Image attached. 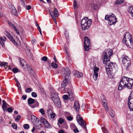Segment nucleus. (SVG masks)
<instances>
[{
	"mask_svg": "<svg viewBox=\"0 0 133 133\" xmlns=\"http://www.w3.org/2000/svg\"><path fill=\"white\" fill-rule=\"evenodd\" d=\"M113 54L112 50H111L105 51L103 54V62L106 64L105 69L108 74L111 75L116 72L115 69L117 68L116 64L115 63L110 61V57Z\"/></svg>",
	"mask_w": 133,
	"mask_h": 133,
	"instance_id": "1",
	"label": "nucleus"
},
{
	"mask_svg": "<svg viewBox=\"0 0 133 133\" xmlns=\"http://www.w3.org/2000/svg\"><path fill=\"white\" fill-rule=\"evenodd\" d=\"M133 84V79L124 76L122 77L119 83L118 89L119 90H121L123 88H126L131 89L132 88Z\"/></svg>",
	"mask_w": 133,
	"mask_h": 133,
	"instance_id": "2",
	"label": "nucleus"
},
{
	"mask_svg": "<svg viewBox=\"0 0 133 133\" xmlns=\"http://www.w3.org/2000/svg\"><path fill=\"white\" fill-rule=\"evenodd\" d=\"M70 73L71 72L69 69L67 67L62 69L61 72V74L64 76L65 77V79L68 80L69 79L71 81V77L70 76Z\"/></svg>",
	"mask_w": 133,
	"mask_h": 133,
	"instance_id": "3",
	"label": "nucleus"
},
{
	"mask_svg": "<svg viewBox=\"0 0 133 133\" xmlns=\"http://www.w3.org/2000/svg\"><path fill=\"white\" fill-rule=\"evenodd\" d=\"M84 44L85 50L88 51L91 48V43L90 40L87 37H84Z\"/></svg>",
	"mask_w": 133,
	"mask_h": 133,
	"instance_id": "4",
	"label": "nucleus"
},
{
	"mask_svg": "<svg viewBox=\"0 0 133 133\" xmlns=\"http://www.w3.org/2000/svg\"><path fill=\"white\" fill-rule=\"evenodd\" d=\"M122 62L123 65L127 69L131 64V60L127 56H125L123 58Z\"/></svg>",
	"mask_w": 133,
	"mask_h": 133,
	"instance_id": "5",
	"label": "nucleus"
},
{
	"mask_svg": "<svg viewBox=\"0 0 133 133\" xmlns=\"http://www.w3.org/2000/svg\"><path fill=\"white\" fill-rule=\"evenodd\" d=\"M128 105L130 111L133 110V91L128 98Z\"/></svg>",
	"mask_w": 133,
	"mask_h": 133,
	"instance_id": "6",
	"label": "nucleus"
},
{
	"mask_svg": "<svg viewBox=\"0 0 133 133\" xmlns=\"http://www.w3.org/2000/svg\"><path fill=\"white\" fill-rule=\"evenodd\" d=\"M5 35L15 45H18V44L16 43L14 38L7 31H5L4 32Z\"/></svg>",
	"mask_w": 133,
	"mask_h": 133,
	"instance_id": "7",
	"label": "nucleus"
},
{
	"mask_svg": "<svg viewBox=\"0 0 133 133\" xmlns=\"http://www.w3.org/2000/svg\"><path fill=\"white\" fill-rule=\"evenodd\" d=\"M5 35L15 45H18V44L16 43L14 38L7 31H5L4 32Z\"/></svg>",
	"mask_w": 133,
	"mask_h": 133,
	"instance_id": "8",
	"label": "nucleus"
},
{
	"mask_svg": "<svg viewBox=\"0 0 133 133\" xmlns=\"http://www.w3.org/2000/svg\"><path fill=\"white\" fill-rule=\"evenodd\" d=\"M5 35L15 45H18V44L16 43L14 38L7 31H5L4 32Z\"/></svg>",
	"mask_w": 133,
	"mask_h": 133,
	"instance_id": "9",
	"label": "nucleus"
},
{
	"mask_svg": "<svg viewBox=\"0 0 133 133\" xmlns=\"http://www.w3.org/2000/svg\"><path fill=\"white\" fill-rule=\"evenodd\" d=\"M65 90L66 91V93H67L69 95V98L71 99V100H73V97L74 96V95L72 92V91L68 88L64 89L63 90L64 91Z\"/></svg>",
	"mask_w": 133,
	"mask_h": 133,
	"instance_id": "10",
	"label": "nucleus"
},
{
	"mask_svg": "<svg viewBox=\"0 0 133 133\" xmlns=\"http://www.w3.org/2000/svg\"><path fill=\"white\" fill-rule=\"evenodd\" d=\"M99 68L96 67H94L93 68V71H94V75L93 76V78L95 80H96L98 76V72Z\"/></svg>",
	"mask_w": 133,
	"mask_h": 133,
	"instance_id": "11",
	"label": "nucleus"
},
{
	"mask_svg": "<svg viewBox=\"0 0 133 133\" xmlns=\"http://www.w3.org/2000/svg\"><path fill=\"white\" fill-rule=\"evenodd\" d=\"M33 117L35 119H36L37 120V121L38 123V124H34V125L35 126V128L38 129H40V128H41L42 126H41V124L40 123H39V119L38 118L36 117H35L34 116H33L32 117H31V119L32 118V117Z\"/></svg>",
	"mask_w": 133,
	"mask_h": 133,
	"instance_id": "12",
	"label": "nucleus"
},
{
	"mask_svg": "<svg viewBox=\"0 0 133 133\" xmlns=\"http://www.w3.org/2000/svg\"><path fill=\"white\" fill-rule=\"evenodd\" d=\"M70 80L65 79L61 84V87L62 88H65L68 84L70 83Z\"/></svg>",
	"mask_w": 133,
	"mask_h": 133,
	"instance_id": "13",
	"label": "nucleus"
},
{
	"mask_svg": "<svg viewBox=\"0 0 133 133\" xmlns=\"http://www.w3.org/2000/svg\"><path fill=\"white\" fill-rule=\"evenodd\" d=\"M55 105L58 108H59L61 106V103L59 98L55 99L53 101Z\"/></svg>",
	"mask_w": 133,
	"mask_h": 133,
	"instance_id": "14",
	"label": "nucleus"
},
{
	"mask_svg": "<svg viewBox=\"0 0 133 133\" xmlns=\"http://www.w3.org/2000/svg\"><path fill=\"white\" fill-rule=\"evenodd\" d=\"M51 96L53 101L59 98L58 95L56 93V91L54 89H53V91L51 92Z\"/></svg>",
	"mask_w": 133,
	"mask_h": 133,
	"instance_id": "15",
	"label": "nucleus"
},
{
	"mask_svg": "<svg viewBox=\"0 0 133 133\" xmlns=\"http://www.w3.org/2000/svg\"><path fill=\"white\" fill-rule=\"evenodd\" d=\"M77 120L78 124L81 125H83V119L79 115L77 116Z\"/></svg>",
	"mask_w": 133,
	"mask_h": 133,
	"instance_id": "16",
	"label": "nucleus"
},
{
	"mask_svg": "<svg viewBox=\"0 0 133 133\" xmlns=\"http://www.w3.org/2000/svg\"><path fill=\"white\" fill-rule=\"evenodd\" d=\"M117 22V19L116 17L112 19H110L109 21V24L110 25H115Z\"/></svg>",
	"mask_w": 133,
	"mask_h": 133,
	"instance_id": "17",
	"label": "nucleus"
},
{
	"mask_svg": "<svg viewBox=\"0 0 133 133\" xmlns=\"http://www.w3.org/2000/svg\"><path fill=\"white\" fill-rule=\"evenodd\" d=\"M128 36V38L129 40V42H130L131 45L133 46V41L132 38L130 37L131 35L128 32H126V34L124 36L126 37V36Z\"/></svg>",
	"mask_w": 133,
	"mask_h": 133,
	"instance_id": "18",
	"label": "nucleus"
},
{
	"mask_svg": "<svg viewBox=\"0 0 133 133\" xmlns=\"http://www.w3.org/2000/svg\"><path fill=\"white\" fill-rule=\"evenodd\" d=\"M83 20V19H82L81 21V28H79V30L80 32L81 33L80 37V38L82 39L83 38V27L82 25L83 24L82 23V20Z\"/></svg>",
	"mask_w": 133,
	"mask_h": 133,
	"instance_id": "19",
	"label": "nucleus"
},
{
	"mask_svg": "<svg viewBox=\"0 0 133 133\" xmlns=\"http://www.w3.org/2000/svg\"><path fill=\"white\" fill-rule=\"evenodd\" d=\"M3 105H2V108L3 111L5 112L6 111V110L7 108V105L8 104L4 100H2Z\"/></svg>",
	"mask_w": 133,
	"mask_h": 133,
	"instance_id": "20",
	"label": "nucleus"
},
{
	"mask_svg": "<svg viewBox=\"0 0 133 133\" xmlns=\"http://www.w3.org/2000/svg\"><path fill=\"white\" fill-rule=\"evenodd\" d=\"M11 12L15 16H16L17 15V13L16 9L13 6H11Z\"/></svg>",
	"mask_w": 133,
	"mask_h": 133,
	"instance_id": "21",
	"label": "nucleus"
},
{
	"mask_svg": "<svg viewBox=\"0 0 133 133\" xmlns=\"http://www.w3.org/2000/svg\"><path fill=\"white\" fill-rule=\"evenodd\" d=\"M74 108L77 111L79 109V105L78 102L76 101H75L74 105Z\"/></svg>",
	"mask_w": 133,
	"mask_h": 133,
	"instance_id": "22",
	"label": "nucleus"
},
{
	"mask_svg": "<svg viewBox=\"0 0 133 133\" xmlns=\"http://www.w3.org/2000/svg\"><path fill=\"white\" fill-rule=\"evenodd\" d=\"M30 73L31 77H32V80L33 81L34 79L35 78V72L32 70V69H30Z\"/></svg>",
	"mask_w": 133,
	"mask_h": 133,
	"instance_id": "23",
	"label": "nucleus"
},
{
	"mask_svg": "<svg viewBox=\"0 0 133 133\" xmlns=\"http://www.w3.org/2000/svg\"><path fill=\"white\" fill-rule=\"evenodd\" d=\"M74 75L76 77H81L82 76L83 74L81 72L76 71L74 72Z\"/></svg>",
	"mask_w": 133,
	"mask_h": 133,
	"instance_id": "24",
	"label": "nucleus"
},
{
	"mask_svg": "<svg viewBox=\"0 0 133 133\" xmlns=\"http://www.w3.org/2000/svg\"><path fill=\"white\" fill-rule=\"evenodd\" d=\"M90 21V25H91L92 23V20L91 19H89L88 17H85L84 18V22L88 24L89 23V22Z\"/></svg>",
	"mask_w": 133,
	"mask_h": 133,
	"instance_id": "25",
	"label": "nucleus"
},
{
	"mask_svg": "<svg viewBox=\"0 0 133 133\" xmlns=\"http://www.w3.org/2000/svg\"><path fill=\"white\" fill-rule=\"evenodd\" d=\"M89 22V23H88V24L86 23H84V30L88 29L89 28L91 25H90V21Z\"/></svg>",
	"mask_w": 133,
	"mask_h": 133,
	"instance_id": "26",
	"label": "nucleus"
},
{
	"mask_svg": "<svg viewBox=\"0 0 133 133\" xmlns=\"http://www.w3.org/2000/svg\"><path fill=\"white\" fill-rule=\"evenodd\" d=\"M19 59L20 64L22 65V66H24L26 63L24 59L21 58H19Z\"/></svg>",
	"mask_w": 133,
	"mask_h": 133,
	"instance_id": "27",
	"label": "nucleus"
},
{
	"mask_svg": "<svg viewBox=\"0 0 133 133\" xmlns=\"http://www.w3.org/2000/svg\"><path fill=\"white\" fill-rule=\"evenodd\" d=\"M53 14H54V16L55 17H58V12L56 9L55 8L54 9Z\"/></svg>",
	"mask_w": 133,
	"mask_h": 133,
	"instance_id": "28",
	"label": "nucleus"
},
{
	"mask_svg": "<svg viewBox=\"0 0 133 133\" xmlns=\"http://www.w3.org/2000/svg\"><path fill=\"white\" fill-rule=\"evenodd\" d=\"M128 12L132 16V17L133 15V7L131 6L128 9Z\"/></svg>",
	"mask_w": 133,
	"mask_h": 133,
	"instance_id": "29",
	"label": "nucleus"
},
{
	"mask_svg": "<svg viewBox=\"0 0 133 133\" xmlns=\"http://www.w3.org/2000/svg\"><path fill=\"white\" fill-rule=\"evenodd\" d=\"M35 101V100L31 98H29L28 100V104H32L34 103Z\"/></svg>",
	"mask_w": 133,
	"mask_h": 133,
	"instance_id": "30",
	"label": "nucleus"
},
{
	"mask_svg": "<svg viewBox=\"0 0 133 133\" xmlns=\"http://www.w3.org/2000/svg\"><path fill=\"white\" fill-rule=\"evenodd\" d=\"M124 2L123 0H117L115 2V4L116 5H119Z\"/></svg>",
	"mask_w": 133,
	"mask_h": 133,
	"instance_id": "31",
	"label": "nucleus"
},
{
	"mask_svg": "<svg viewBox=\"0 0 133 133\" xmlns=\"http://www.w3.org/2000/svg\"><path fill=\"white\" fill-rule=\"evenodd\" d=\"M41 122H42L44 125L46 124V123L48 122V121L46 119L44 118L41 117Z\"/></svg>",
	"mask_w": 133,
	"mask_h": 133,
	"instance_id": "32",
	"label": "nucleus"
},
{
	"mask_svg": "<svg viewBox=\"0 0 133 133\" xmlns=\"http://www.w3.org/2000/svg\"><path fill=\"white\" fill-rule=\"evenodd\" d=\"M52 108V107H50V108H49L48 109L47 111V114L48 115H50L53 112L52 111L51 109V108Z\"/></svg>",
	"mask_w": 133,
	"mask_h": 133,
	"instance_id": "33",
	"label": "nucleus"
},
{
	"mask_svg": "<svg viewBox=\"0 0 133 133\" xmlns=\"http://www.w3.org/2000/svg\"><path fill=\"white\" fill-rule=\"evenodd\" d=\"M126 37L124 36L122 40V42L123 43H124L126 44L127 46H129V45L128 43V41L126 39Z\"/></svg>",
	"mask_w": 133,
	"mask_h": 133,
	"instance_id": "34",
	"label": "nucleus"
},
{
	"mask_svg": "<svg viewBox=\"0 0 133 133\" xmlns=\"http://www.w3.org/2000/svg\"><path fill=\"white\" fill-rule=\"evenodd\" d=\"M4 41L3 40V38L2 37H0V43L3 47L4 46Z\"/></svg>",
	"mask_w": 133,
	"mask_h": 133,
	"instance_id": "35",
	"label": "nucleus"
},
{
	"mask_svg": "<svg viewBox=\"0 0 133 133\" xmlns=\"http://www.w3.org/2000/svg\"><path fill=\"white\" fill-rule=\"evenodd\" d=\"M110 115L112 117H114L115 115V111L113 110H111L109 112Z\"/></svg>",
	"mask_w": 133,
	"mask_h": 133,
	"instance_id": "36",
	"label": "nucleus"
},
{
	"mask_svg": "<svg viewBox=\"0 0 133 133\" xmlns=\"http://www.w3.org/2000/svg\"><path fill=\"white\" fill-rule=\"evenodd\" d=\"M36 26L38 30L40 32V33L41 35H42L41 30V29L40 27L39 26V24L38 23H36Z\"/></svg>",
	"mask_w": 133,
	"mask_h": 133,
	"instance_id": "37",
	"label": "nucleus"
},
{
	"mask_svg": "<svg viewBox=\"0 0 133 133\" xmlns=\"http://www.w3.org/2000/svg\"><path fill=\"white\" fill-rule=\"evenodd\" d=\"M51 66L53 68H56L58 67L57 65L54 62H53L52 63Z\"/></svg>",
	"mask_w": 133,
	"mask_h": 133,
	"instance_id": "38",
	"label": "nucleus"
},
{
	"mask_svg": "<svg viewBox=\"0 0 133 133\" xmlns=\"http://www.w3.org/2000/svg\"><path fill=\"white\" fill-rule=\"evenodd\" d=\"M91 6L92 8L94 10H96L97 9L98 7V6L96 4H91Z\"/></svg>",
	"mask_w": 133,
	"mask_h": 133,
	"instance_id": "39",
	"label": "nucleus"
},
{
	"mask_svg": "<svg viewBox=\"0 0 133 133\" xmlns=\"http://www.w3.org/2000/svg\"><path fill=\"white\" fill-rule=\"evenodd\" d=\"M8 23L10 26L12 28L14 29L15 27H16L12 23L9 21H8Z\"/></svg>",
	"mask_w": 133,
	"mask_h": 133,
	"instance_id": "40",
	"label": "nucleus"
},
{
	"mask_svg": "<svg viewBox=\"0 0 133 133\" xmlns=\"http://www.w3.org/2000/svg\"><path fill=\"white\" fill-rule=\"evenodd\" d=\"M103 133H108L107 129L104 127H102L101 128Z\"/></svg>",
	"mask_w": 133,
	"mask_h": 133,
	"instance_id": "41",
	"label": "nucleus"
},
{
	"mask_svg": "<svg viewBox=\"0 0 133 133\" xmlns=\"http://www.w3.org/2000/svg\"><path fill=\"white\" fill-rule=\"evenodd\" d=\"M75 15L76 18H77L78 17L79 18L80 17V18L81 17V16L80 15V13H79L77 12H75Z\"/></svg>",
	"mask_w": 133,
	"mask_h": 133,
	"instance_id": "42",
	"label": "nucleus"
},
{
	"mask_svg": "<svg viewBox=\"0 0 133 133\" xmlns=\"http://www.w3.org/2000/svg\"><path fill=\"white\" fill-rule=\"evenodd\" d=\"M21 2H19V3H21V4L24 7H25L26 6V5L25 2L24 1H25V0H21Z\"/></svg>",
	"mask_w": 133,
	"mask_h": 133,
	"instance_id": "43",
	"label": "nucleus"
},
{
	"mask_svg": "<svg viewBox=\"0 0 133 133\" xmlns=\"http://www.w3.org/2000/svg\"><path fill=\"white\" fill-rule=\"evenodd\" d=\"M7 63L3 62V63H0V65L1 67H2L4 66V67H5V66L6 65H7Z\"/></svg>",
	"mask_w": 133,
	"mask_h": 133,
	"instance_id": "44",
	"label": "nucleus"
},
{
	"mask_svg": "<svg viewBox=\"0 0 133 133\" xmlns=\"http://www.w3.org/2000/svg\"><path fill=\"white\" fill-rule=\"evenodd\" d=\"M23 127L26 130L28 129L29 128V125L28 124H25L23 125Z\"/></svg>",
	"mask_w": 133,
	"mask_h": 133,
	"instance_id": "45",
	"label": "nucleus"
},
{
	"mask_svg": "<svg viewBox=\"0 0 133 133\" xmlns=\"http://www.w3.org/2000/svg\"><path fill=\"white\" fill-rule=\"evenodd\" d=\"M64 121V120L62 118H60L58 120V122L60 124L63 123Z\"/></svg>",
	"mask_w": 133,
	"mask_h": 133,
	"instance_id": "46",
	"label": "nucleus"
},
{
	"mask_svg": "<svg viewBox=\"0 0 133 133\" xmlns=\"http://www.w3.org/2000/svg\"><path fill=\"white\" fill-rule=\"evenodd\" d=\"M45 126L46 127L48 128H51L52 126L48 122L45 125Z\"/></svg>",
	"mask_w": 133,
	"mask_h": 133,
	"instance_id": "47",
	"label": "nucleus"
},
{
	"mask_svg": "<svg viewBox=\"0 0 133 133\" xmlns=\"http://www.w3.org/2000/svg\"><path fill=\"white\" fill-rule=\"evenodd\" d=\"M32 91V89L31 88H28L25 90V91L26 92H28L29 93Z\"/></svg>",
	"mask_w": 133,
	"mask_h": 133,
	"instance_id": "48",
	"label": "nucleus"
},
{
	"mask_svg": "<svg viewBox=\"0 0 133 133\" xmlns=\"http://www.w3.org/2000/svg\"><path fill=\"white\" fill-rule=\"evenodd\" d=\"M50 14L51 15L52 18L53 20L54 21L56 24L57 22L56 19L55 18L56 17H55V16H54L53 15H52L51 13V12H50Z\"/></svg>",
	"mask_w": 133,
	"mask_h": 133,
	"instance_id": "49",
	"label": "nucleus"
},
{
	"mask_svg": "<svg viewBox=\"0 0 133 133\" xmlns=\"http://www.w3.org/2000/svg\"><path fill=\"white\" fill-rule=\"evenodd\" d=\"M21 118V116L20 115H17L15 119V121L17 122H18Z\"/></svg>",
	"mask_w": 133,
	"mask_h": 133,
	"instance_id": "50",
	"label": "nucleus"
},
{
	"mask_svg": "<svg viewBox=\"0 0 133 133\" xmlns=\"http://www.w3.org/2000/svg\"><path fill=\"white\" fill-rule=\"evenodd\" d=\"M39 112L43 115L45 114V111L43 108L39 110Z\"/></svg>",
	"mask_w": 133,
	"mask_h": 133,
	"instance_id": "51",
	"label": "nucleus"
},
{
	"mask_svg": "<svg viewBox=\"0 0 133 133\" xmlns=\"http://www.w3.org/2000/svg\"><path fill=\"white\" fill-rule=\"evenodd\" d=\"M74 9H75L76 7L77 8H78L77 4V2L75 0H74Z\"/></svg>",
	"mask_w": 133,
	"mask_h": 133,
	"instance_id": "52",
	"label": "nucleus"
},
{
	"mask_svg": "<svg viewBox=\"0 0 133 133\" xmlns=\"http://www.w3.org/2000/svg\"><path fill=\"white\" fill-rule=\"evenodd\" d=\"M7 111L9 112H12L13 111L12 108L10 107L8 108L6 110Z\"/></svg>",
	"mask_w": 133,
	"mask_h": 133,
	"instance_id": "53",
	"label": "nucleus"
},
{
	"mask_svg": "<svg viewBox=\"0 0 133 133\" xmlns=\"http://www.w3.org/2000/svg\"><path fill=\"white\" fill-rule=\"evenodd\" d=\"M24 66L26 70H28L29 69V66L28 65L25 64Z\"/></svg>",
	"mask_w": 133,
	"mask_h": 133,
	"instance_id": "54",
	"label": "nucleus"
},
{
	"mask_svg": "<svg viewBox=\"0 0 133 133\" xmlns=\"http://www.w3.org/2000/svg\"><path fill=\"white\" fill-rule=\"evenodd\" d=\"M69 98V96H68L67 95H65L63 96V98L65 100H67Z\"/></svg>",
	"mask_w": 133,
	"mask_h": 133,
	"instance_id": "55",
	"label": "nucleus"
},
{
	"mask_svg": "<svg viewBox=\"0 0 133 133\" xmlns=\"http://www.w3.org/2000/svg\"><path fill=\"white\" fill-rule=\"evenodd\" d=\"M18 70V69L17 68H14L12 70V72L14 73H16L17 72Z\"/></svg>",
	"mask_w": 133,
	"mask_h": 133,
	"instance_id": "56",
	"label": "nucleus"
},
{
	"mask_svg": "<svg viewBox=\"0 0 133 133\" xmlns=\"http://www.w3.org/2000/svg\"><path fill=\"white\" fill-rule=\"evenodd\" d=\"M84 129L85 130V131H87V127H86V123L85 122V121H84Z\"/></svg>",
	"mask_w": 133,
	"mask_h": 133,
	"instance_id": "57",
	"label": "nucleus"
},
{
	"mask_svg": "<svg viewBox=\"0 0 133 133\" xmlns=\"http://www.w3.org/2000/svg\"><path fill=\"white\" fill-rule=\"evenodd\" d=\"M42 60L44 62H46L48 60L47 57L45 56H43L42 58Z\"/></svg>",
	"mask_w": 133,
	"mask_h": 133,
	"instance_id": "58",
	"label": "nucleus"
},
{
	"mask_svg": "<svg viewBox=\"0 0 133 133\" xmlns=\"http://www.w3.org/2000/svg\"><path fill=\"white\" fill-rule=\"evenodd\" d=\"M110 16L106 15L105 17V19L106 20H109V21L110 19Z\"/></svg>",
	"mask_w": 133,
	"mask_h": 133,
	"instance_id": "59",
	"label": "nucleus"
},
{
	"mask_svg": "<svg viewBox=\"0 0 133 133\" xmlns=\"http://www.w3.org/2000/svg\"><path fill=\"white\" fill-rule=\"evenodd\" d=\"M12 126L13 128L14 129H17V125L15 123H14L13 124H12Z\"/></svg>",
	"mask_w": 133,
	"mask_h": 133,
	"instance_id": "60",
	"label": "nucleus"
},
{
	"mask_svg": "<svg viewBox=\"0 0 133 133\" xmlns=\"http://www.w3.org/2000/svg\"><path fill=\"white\" fill-rule=\"evenodd\" d=\"M105 96L104 95H102L101 97V99L102 101V102H103L104 104L105 103V99H104Z\"/></svg>",
	"mask_w": 133,
	"mask_h": 133,
	"instance_id": "61",
	"label": "nucleus"
},
{
	"mask_svg": "<svg viewBox=\"0 0 133 133\" xmlns=\"http://www.w3.org/2000/svg\"><path fill=\"white\" fill-rule=\"evenodd\" d=\"M31 95L34 97H36L37 96L36 94L34 92H33L31 93Z\"/></svg>",
	"mask_w": 133,
	"mask_h": 133,
	"instance_id": "62",
	"label": "nucleus"
},
{
	"mask_svg": "<svg viewBox=\"0 0 133 133\" xmlns=\"http://www.w3.org/2000/svg\"><path fill=\"white\" fill-rule=\"evenodd\" d=\"M50 115L51 116V118H54L56 115L55 114L54 112H52V113H51Z\"/></svg>",
	"mask_w": 133,
	"mask_h": 133,
	"instance_id": "63",
	"label": "nucleus"
},
{
	"mask_svg": "<svg viewBox=\"0 0 133 133\" xmlns=\"http://www.w3.org/2000/svg\"><path fill=\"white\" fill-rule=\"evenodd\" d=\"M67 119L69 121H71L73 119V118L70 116H68L67 118Z\"/></svg>",
	"mask_w": 133,
	"mask_h": 133,
	"instance_id": "64",
	"label": "nucleus"
}]
</instances>
